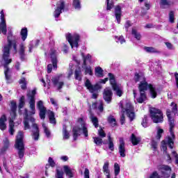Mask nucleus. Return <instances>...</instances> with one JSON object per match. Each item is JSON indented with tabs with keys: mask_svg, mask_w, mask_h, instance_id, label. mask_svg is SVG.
<instances>
[{
	"mask_svg": "<svg viewBox=\"0 0 178 178\" xmlns=\"http://www.w3.org/2000/svg\"><path fill=\"white\" fill-rule=\"evenodd\" d=\"M158 170H160V172H161L163 177L165 178L170 177L172 168L169 165H158Z\"/></svg>",
	"mask_w": 178,
	"mask_h": 178,
	"instance_id": "f8f14e48",
	"label": "nucleus"
},
{
	"mask_svg": "<svg viewBox=\"0 0 178 178\" xmlns=\"http://www.w3.org/2000/svg\"><path fill=\"white\" fill-rule=\"evenodd\" d=\"M30 122L32 123V138L35 141H38L40 138V129H38V125L35 124V118L29 116L27 114V110H26V116L24 118V130H30Z\"/></svg>",
	"mask_w": 178,
	"mask_h": 178,
	"instance_id": "20e7f679",
	"label": "nucleus"
},
{
	"mask_svg": "<svg viewBox=\"0 0 178 178\" xmlns=\"http://www.w3.org/2000/svg\"><path fill=\"white\" fill-rule=\"evenodd\" d=\"M115 18L118 24L120 23V17H122V8L120 6H117L115 8Z\"/></svg>",
	"mask_w": 178,
	"mask_h": 178,
	"instance_id": "5701e85b",
	"label": "nucleus"
},
{
	"mask_svg": "<svg viewBox=\"0 0 178 178\" xmlns=\"http://www.w3.org/2000/svg\"><path fill=\"white\" fill-rule=\"evenodd\" d=\"M132 35L138 40H141V34H140L136 29H132Z\"/></svg>",
	"mask_w": 178,
	"mask_h": 178,
	"instance_id": "a19ab883",
	"label": "nucleus"
},
{
	"mask_svg": "<svg viewBox=\"0 0 178 178\" xmlns=\"http://www.w3.org/2000/svg\"><path fill=\"white\" fill-rule=\"evenodd\" d=\"M107 10H111L113 8V2H109V0H106Z\"/></svg>",
	"mask_w": 178,
	"mask_h": 178,
	"instance_id": "13d9d810",
	"label": "nucleus"
},
{
	"mask_svg": "<svg viewBox=\"0 0 178 178\" xmlns=\"http://www.w3.org/2000/svg\"><path fill=\"white\" fill-rule=\"evenodd\" d=\"M1 20L0 22V34L2 33L4 35H6L7 29H6V22L5 21V14L3 10L1 11Z\"/></svg>",
	"mask_w": 178,
	"mask_h": 178,
	"instance_id": "2eb2a0df",
	"label": "nucleus"
},
{
	"mask_svg": "<svg viewBox=\"0 0 178 178\" xmlns=\"http://www.w3.org/2000/svg\"><path fill=\"white\" fill-rule=\"evenodd\" d=\"M94 143L96 145H102V138L99 137H95L93 138Z\"/></svg>",
	"mask_w": 178,
	"mask_h": 178,
	"instance_id": "de8ad7c7",
	"label": "nucleus"
},
{
	"mask_svg": "<svg viewBox=\"0 0 178 178\" xmlns=\"http://www.w3.org/2000/svg\"><path fill=\"white\" fill-rule=\"evenodd\" d=\"M98 135L99 136V137H101L102 138H104V137L106 136V134H105V132L104 131L103 129H100L98 131Z\"/></svg>",
	"mask_w": 178,
	"mask_h": 178,
	"instance_id": "6e6d98bb",
	"label": "nucleus"
},
{
	"mask_svg": "<svg viewBox=\"0 0 178 178\" xmlns=\"http://www.w3.org/2000/svg\"><path fill=\"white\" fill-rule=\"evenodd\" d=\"M108 123H110L111 126H112V127H115V126H116V119H115V118H113V116L110 115L108 118Z\"/></svg>",
	"mask_w": 178,
	"mask_h": 178,
	"instance_id": "ea45409f",
	"label": "nucleus"
},
{
	"mask_svg": "<svg viewBox=\"0 0 178 178\" xmlns=\"http://www.w3.org/2000/svg\"><path fill=\"white\" fill-rule=\"evenodd\" d=\"M24 138V133L23 131H18L16 139H15V148L17 151V156L19 159H22L24 156L25 148H24V142L23 141Z\"/></svg>",
	"mask_w": 178,
	"mask_h": 178,
	"instance_id": "423d86ee",
	"label": "nucleus"
},
{
	"mask_svg": "<svg viewBox=\"0 0 178 178\" xmlns=\"http://www.w3.org/2000/svg\"><path fill=\"white\" fill-rule=\"evenodd\" d=\"M24 106V96H22L19 99V108L22 109Z\"/></svg>",
	"mask_w": 178,
	"mask_h": 178,
	"instance_id": "5fc2aeb1",
	"label": "nucleus"
},
{
	"mask_svg": "<svg viewBox=\"0 0 178 178\" xmlns=\"http://www.w3.org/2000/svg\"><path fill=\"white\" fill-rule=\"evenodd\" d=\"M118 151L121 158H124L126 156V147L124 146V141L123 138H120V145L118 147Z\"/></svg>",
	"mask_w": 178,
	"mask_h": 178,
	"instance_id": "a211bd4d",
	"label": "nucleus"
},
{
	"mask_svg": "<svg viewBox=\"0 0 178 178\" xmlns=\"http://www.w3.org/2000/svg\"><path fill=\"white\" fill-rule=\"evenodd\" d=\"M85 87L91 92L92 99H97V98H98V90L102 88V86L99 83L92 85L91 81L89 79H86L85 81Z\"/></svg>",
	"mask_w": 178,
	"mask_h": 178,
	"instance_id": "0eeeda50",
	"label": "nucleus"
},
{
	"mask_svg": "<svg viewBox=\"0 0 178 178\" xmlns=\"http://www.w3.org/2000/svg\"><path fill=\"white\" fill-rule=\"evenodd\" d=\"M42 127L44 129L46 137H47V138H49V137H51V131H49V129H48V127H47V125H45L44 123L42 124Z\"/></svg>",
	"mask_w": 178,
	"mask_h": 178,
	"instance_id": "c03bdc74",
	"label": "nucleus"
},
{
	"mask_svg": "<svg viewBox=\"0 0 178 178\" xmlns=\"http://www.w3.org/2000/svg\"><path fill=\"white\" fill-rule=\"evenodd\" d=\"M48 162H49V166H51V168H55V166H56V163H55V161H54L53 158L49 157Z\"/></svg>",
	"mask_w": 178,
	"mask_h": 178,
	"instance_id": "3c124183",
	"label": "nucleus"
},
{
	"mask_svg": "<svg viewBox=\"0 0 178 178\" xmlns=\"http://www.w3.org/2000/svg\"><path fill=\"white\" fill-rule=\"evenodd\" d=\"M50 58L51 59V63H53V67L54 69H57L58 68V60L56 59V50H55V49H51Z\"/></svg>",
	"mask_w": 178,
	"mask_h": 178,
	"instance_id": "6ab92c4d",
	"label": "nucleus"
},
{
	"mask_svg": "<svg viewBox=\"0 0 178 178\" xmlns=\"http://www.w3.org/2000/svg\"><path fill=\"white\" fill-rule=\"evenodd\" d=\"M147 115H145L142 122L143 127H148V122H147Z\"/></svg>",
	"mask_w": 178,
	"mask_h": 178,
	"instance_id": "8fccbe9b",
	"label": "nucleus"
},
{
	"mask_svg": "<svg viewBox=\"0 0 178 178\" xmlns=\"http://www.w3.org/2000/svg\"><path fill=\"white\" fill-rule=\"evenodd\" d=\"M114 173L115 177L120 173V166L118 163H115L114 164Z\"/></svg>",
	"mask_w": 178,
	"mask_h": 178,
	"instance_id": "37998d69",
	"label": "nucleus"
},
{
	"mask_svg": "<svg viewBox=\"0 0 178 178\" xmlns=\"http://www.w3.org/2000/svg\"><path fill=\"white\" fill-rule=\"evenodd\" d=\"M74 140H77V137L81 135L83 133L85 137H88V129L86 127L85 124H83L81 127H74L72 129Z\"/></svg>",
	"mask_w": 178,
	"mask_h": 178,
	"instance_id": "1a4fd4ad",
	"label": "nucleus"
},
{
	"mask_svg": "<svg viewBox=\"0 0 178 178\" xmlns=\"http://www.w3.org/2000/svg\"><path fill=\"white\" fill-rule=\"evenodd\" d=\"M84 177L85 178H90V170H88V168L85 169Z\"/></svg>",
	"mask_w": 178,
	"mask_h": 178,
	"instance_id": "0e129e2a",
	"label": "nucleus"
},
{
	"mask_svg": "<svg viewBox=\"0 0 178 178\" xmlns=\"http://www.w3.org/2000/svg\"><path fill=\"white\" fill-rule=\"evenodd\" d=\"M51 72H52V65L49 64L47 65V73H51Z\"/></svg>",
	"mask_w": 178,
	"mask_h": 178,
	"instance_id": "774afa93",
	"label": "nucleus"
},
{
	"mask_svg": "<svg viewBox=\"0 0 178 178\" xmlns=\"http://www.w3.org/2000/svg\"><path fill=\"white\" fill-rule=\"evenodd\" d=\"M108 148L111 151H113L115 149L113 140H112V138H111L110 135H108Z\"/></svg>",
	"mask_w": 178,
	"mask_h": 178,
	"instance_id": "a18cd8bd",
	"label": "nucleus"
},
{
	"mask_svg": "<svg viewBox=\"0 0 178 178\" xmlns=\"http://www.w3.org/2000/svg\"><path fill=\"white\" fill-rule=\"evenodd\" d=\"M90 120L92 123L93 124V125L95 126V127H98L99 124H98V118L95 116H94V115L90 114Z\"/></svg>",
	"mask_w": 178,
	"mask_h": 178,
	"instance_id": "c9c22d12",
	"label": "nucleus"
},
{
	"mask_svg": "<svg viewBox=\"0 0 178 178\" xmlns=\"http://www.w3.org/2000/svg\"><path fill=\"white\" fill-rule=\"evenodd\" d=\"M60 77H62V74H60L57 76H54L51 79V81H52L54 86H57L58 90H60V88H62V87H63V86L65 84L63 83V81H59V79H60Z\"/></svg>",
	"mask_w": 178,
	"mask_h": 178,
	"instance_id": "aec40b11",
	"label": "nucleus"
},
{
	"mask_svg": "<svg viewBox=\"0 0 178 178\" xmlns=\"http://www.w3.org/2000/svg\"><path fill=\"white\" fill-rule=\"evenodd\" d=\"M165 46L167 47L168 49H175V47H173V44L169 42H165Z\"/></svg>",
	"mask_w": 178,
	"mask_h": 178,
	"instance_id": "680f3d73",
	"label": "nucleus"
},
{
	"mask_svg": "<svg viewBox=\"0 0 178 178\" xmlns=\"http://www.w3.org/2000/svg\"><path fill=\"white\" fill-rule=\"evenodd\" d=\"M151 147L153 148V149H156V148H158V143H156L155 140H152Z\"/></svg>",
	"mask_w": 178,
	"mask_h": 178,
	"instance_id": "e2e57ef3",
	"label": "nucleus"
},
{
	"mask_svg": "<svg viewBox=\"0 0 178 178\" xmlns=\"http://www.w3.org/2000/svg\"><path fill=\"white\" fill-rule=\"evenodd\" d=\"M72 67H73V64H70V70L68 72V76H67L68 79H70V77L73 76V70H72Z\"/></svg>",
	"mask_w": 178,
	"mask_h": 178,
	"instance_id": "bf43d9fd",
	"label": "nucleus"
},
{
	"mask_svg": "<svg viewBox=\"0 0 178 178\" xmlns=\"http://www.w3.org/2000/svg\"><path fill=\"white\" fill-rule=\"evenodd\" d=\"M98 109L99 112L104 111V104H102V102H100L98 106Z\"/></svg>",
	"mask_w": 178,
	"mask_h": 178,
	"instance_id": "69168bd1",
	"label": "nucleus"
},
{
	"mask_svg": "<svg viewBox=\"0 0 178 178\" xmlns=\"http://www.w3.org/2000/svg\"><path fill=\"white\" fill-rule=\"evenodd\" d=\"M108 77L110 83L113 88V87H118V85L116 84V81H115V76L112 74V73H108Z\"/></svg>",
	"mask_w": 178,
	"mask_h": 178,
	"instance_id": "473e14b6",
	"label": "nucleus"
},
{
	"mask_svg": "<svg viewBox=\"0 0 178 178\" xmlns=\"http://www.w3.org/2000/svg\"><path fill=\"white\" fill-rule=\"evenodd\" d=\"M172 109H167V116L170 123V134L171 136H168V138L161 142V148L164 152L166 154L167 161L170 163L172 162V158L170 155L166 152L168 149V145L171 149H173V145L175 144V134L173 133V128L175 127V120L173 119V115L177 113V105L175 103L171 104Z\"/></svg>",
	"mask_w": 178,
	"mask_h": 178,
	"instance_id": "f257e3e1",
	"label": "nucleus"
},
{
	"mask_svg": "<svg viewBox=\"0 0 178 178\" xmlns=\"http://www.w3.org/2000/svg\"><path fill=\"white\" fill-rule=\"evenodd\" d=\"M20 35L22 36V40L26 41L27 38V28H24L21 30Z\"/></svg>",
	"mask_w": 178,
	"mask_h": 178,
	"instance_id": "4c0bfd02",
	"label": "nucleus"
},
{
	"mask_svg": "<svg viewBox=\"0 0 178 178\" xmlns=\"http://www.w3.org/2000/svg\"><path fill=\"white\" fill-rule=\"evenodd\" d=\"M113 91H115L116 95L118 97H122L123 95V88L118 86H113Z\"/></svg>",
	"mask_w": 178,
	"mask_h": 178,
	"instance_id": "c756f323",
	"label": "nucleus"
},
{
	"mask_svg": "<svg viewBox=\"0 0 178 178\" xmlns=\"http://www.w3.org/2000/svg\"><path fill=\"white\" fill-rule=\"evenodd\" d=\"M131 141L133 145H138V144H140V142L141 141V137L136 136L134 134H132L131 136Z\"/></svg>",
	"mask_w": 178,
	"mask_h": 178,
	"instance_id": "b1692460",
	"label": "nucleus"
},
{
	"mask_svg": "<svg viewBox=\"0 0 178 178\" xmlns=\"http://www.w3.org/2000/svg\"><path fill=\"white\" fill-rule=\"evenodd\" d=\"M119 106L122 109V115L120 117V123L121 124H124L125 117L124 113H127L128 118H129L130 122H133L136 118V114L134 113L133 106H131V103L122 100L119 103Z\"/></svg>",
	"mask_w": 178,
	"mask_h": 178,
	"instance_id": "39448f33",
	"label": "nucleus"
},
{
	"mask_svg": "<svg viewBox=\"0 0 178 178\" xmlns=\"http://www.w3.org/2000/svg\"><path fill=\"white\" fill-rule=\"evenodd\" d=\"M65 9V2L60 1L59 3L57 4V8L54 11V17L58 19L59 16H60V13H62V10Z\"/></svg>",
	"mask_w": 178,
	"mask_h": 178,
	"instance_id": "f3484780",
	"label": "nucleus"
},
{
	"mask_svg": "<svg viewBox=\"0 0 178 178\" xmlns=\"http://www.w3.org/2000/svg\"><path fill=\"white\" fill-rule=\"evenodd\" d=\"M73 7L76 10H80L81 9V5L80 4V0H74L72 3Z\"/></svg>",
	"mask_w": 178,
	"mask_h": 178,
	"instance_id": "58836bf2",
	"label": "nucleus"
},
{
	"mask_svg": "<svg viewBox=\"0 0 178 178\" xmlns=\"http://www.w3.org/2000/svg\"><path fill=\"white\" fill-rule=\"evenodd\" d=\"M19 84H22L21 86L22 90H26V88H27V86H26V84H27V82L26 81V78H22L19 80Z\"/></svg>",
	"mask_w": 178,
	"mask_h": 178,
	"instance_id": "49530a36",
	"label": "nucleus"
},
{
	"mask_svg": "<svg viewBox=\"0 0 178 178\" xmlns=\"http://www.w3.org/2000/svg\"><path fill=\"white\" fill-rule=\"evenodd\" d=\"M10 116H11V118L9 120L8 131H9L10 136H13L15 134V122H13V120H15V118H16V111H15V115H13L11 111Z\"/></svg>",
	"mask_w": 178,
	"mask_h": 178,
	"instance_id": "dca6fc26",
	"label": "nucleus"
},
{
	"mask_svg": "<svg viewBox=\"0 0 178 178\" xmlns=\"http://www.w3.org/2000/svg\"><path fill=\"white\" fill-rule=\"evenodd\" d=\"M172 5V2L169 0H161L160 1V7L161 9H166Z\"/></svg>",
	"mask_w": 178,
	"mask_h": 178,
	"instance_id": "bb28decb",
	"label": "nucleus"
},
{
	"mask_svg": "<svg viewBox=\"0 0 178 178\" xmlns=\"http://www.w3.org/2000/svg\"><path fill=\"white\" fill-rule=\"evenodd\" d=\"M106 81H108V78H106L104 79H100L99 81V83H97V84H99L101 86V84H105V83H106Z\"/></svg>",
	"mask_w": 178,
	"mask_h": 178,
	"instance_id": "338daca9",
	"label": "nucleus"
},
{
	"mask_svg": "<svg viewBox=\"0 0 178 178\" xmlns=\"http://www.w3.org/2000/svg\"><path fill=\"white\" fill-rule=\"evenodd\" d=\"M156 140H161V138L162 137V134H163V129H161L159 127H156Z\"/></svg>",
	"mask_w": 178,
	"mask_h": 178,
	"instance_id": "e433bc0d",
	"label": "nucleus"
},
{
	"mask_svg": "<svg viewBox=\"0 0 178 178\" xmlns=\"http://www.w3.org/2000/svg\"><path fill=\"white\" fill-rule=\"evenodd\" d=\"M26 49V47H24V44H21L19 45V54L20 56V59L21 60H24V51Z\"/></svg>",
	"mask_w": 178,
	"mask_h": 178,
	"instance_id": "7c9ffc66",
	"label": "nucleus"
},
{
	"mask_svg": "<svg viewBox=\"0 0 178 178\" xmlns=\"http://www.w3.org/2000/svg\"><path fill=\"white\" fill-rule=\"evenodd\" d=\"M115 40L118 44H124L126 42V40L123 36H115Z\"/></svg>",
	"mask_w": 178,
	"mask_h": 178,
	"instance_id": "79ce46f5",
	"label": "nucleus"
},
{
	"mask_svg": "<svg viewBox=\"0 0 178 178\" xmlns=\"http://www.w3.org/2000/svg\"><path fill=\"white\" fill-rule=\"evenodd\" d=\"M113 95V92H112V89H111L110 88H106L104 90L103 98L104 101L107 102V104H111V102H112Z\"/></svg>",
	"mask_w": 178,
	"mask_h": 178,
	"instance_id": "ddd939ff",
	"label": "nucleus"
},
{
	"mask_svg": "<svg viewBox=\"0 0 178 178\" xmlns=\"http://www.w3.org/2000/svg\"><path fill=\"white\" fill-rule=\"evenodd\" d=\"M74 78L75 80H78V81H81L83 78V74H81V69L78 67L74 72Z\"/></svg>",
	"mask_w": 178,
	"mask_h": 178,
	"instance_id": "a878e982",
	"label": "nucleus"
},
{
	"mask_svg": "<svg viewBox=\"0 0 178 178\" xmlns=\"http://www.w3.org/2000/svg\"><path fill=\"white\" fill-rule=\"evenodd\" d=\"M9 147H10V142L9 141V138H4L2 140V147L1 148V154H4V152H6Z\"/></svg>",
	"mask_w": 178,
	"mask_h": 178,
	"instance_id": "412c9836",
	"label": "nucleus"
},
{
	"mask_svg": "<svg viewBox=\"0 0 178 178\" xmlns=\"http://www.w3.org/2000/svg\"><path fill=\"white\" fill-rule=\"evenodd\" d=\"M86 74H90V76H92V70H91V67H87L85 70Z\"/></svg>",
	"mask_w": 178,
	"mask_h": 178,
	"instance_id": "052dcab7",
	"label": "nucleus"
},
{
	"mask_svg": "<svg viewBox=\"0 0 178 178\" xmlns=\"http://www.w3.org/2000/svg\"><path fill=\"white\" fill-rule=\"evenodd\" d=\"M83 59V65H87V62H90L91 63V55L88 54L87 56H84V53L81 54Z\"/></svg>",
	"mask_w": 178,
	"mask_h": 178,
	"instance_id": "2f4dec72",
	"label": "nucleus"
},
{
	"mask_svg": "<svg viewBox=\"0 0 178 178\" xmlns=\"http://www.w3.org/2000/svg\"><path fill=\"white\" fill-rule=\"evenodd\" d=\"M10 48H13L14 54H17V44L16 40H8V45L4 46L3 48L2 59L0 61V66H3L4 67V74L6 80L10 79L9 68L8 67L9 63H12V59L9 58Z\"/></svg>",
	"mask_w": 178,
	"mask_h": 178,
	"instance_id": "7ed1b4c3",
	"label": "nucleus"
},
{
	"mask_svg": "<svg viewBox=\"0 0 178 178\" xmlns=\"http://www.w3.org/2000/svg\"><path fill=\"white\" fill-rule=\"evenodd\" d=\"M63 169L66 176H67L68 177L72 178L73 177V176H74L73 174V170L71 169L69 165H64Z\"/></svg>",
	"mask_w": 178,
	"mask_h": 178,
	"instance_id": "393cba45",
	"label": "nucleus"
},
{
	"mask_svg": "<svg viewBox=\"0 0 178 178\" xmlns=\"http://www.w3.org/2000/svg\"><path fill=\"white\" fill-rule=\"evenodd\" d=\"M37 108L39 110V116L40 119H45V113H47V108L44 106V102L41 100L37 102Z\"/></svg>",
	"mask_w": 178,
	"mask_h": 178,
	"instance_id": "4468645a",
	"label": "nucleus"
},
{
	"mask_svg": "<svg viewBox=\"0 0 178 178\" xmlns=\"http://www.w3.org/2000/svg\"><path fill=\"white\" fill-rule=\"evenodd\" d=\"M56 178H63V171L56 170Z\"/></svg>",
	"mask_w": 178,
	"mask_h": 178,
	"instance_id": "603ef678",
	"label": "nucleus"
},
{
	"mask_svg": "<svg viewBox=\"0 0 178 178\" xmlns=\"http://www.w3.org/2000/svg\"><path fill=\"white\" fill-rule=\"evenodd\" d=\"M95 73L97 77H102L104 76V70L101 67H97L95 70Z\"/></svg>",
	"mask_w": 178,
	"mask_h": 178,
	"instance_id": "f704fd0d",
	"label": "nucleus"
},
{
	"mask_svg": "<svg viewBox=\"0 0 178 178\" xmlns=\"http://www.w3.org/2000/svg\"><path fill=\"white\" fill-rule=\"evenodd\" d=\"M47 113L49 114V120L51 124H56V120L55 119V114L54 112L48 110Z\"/></svg>",
	"mask_w": 178,
	"mask_h": 178,
	"instance_id": "c85d7f7f",
	"label": "nucleus"
},
{
	"mask_svg": "<svg viewBox=\"0 0 178 178\" xmlns=\"http://www.w3.org/2000/svg\"><path fill=\"white\" fill-rule=\"evenodd\" d=\"M103 172L106 175V177L111 176V171H109V162L106 161L103 165Z\"/></svg>",
	"mask_w": 178,
	"mask_h": 178,
	"instance_id": "cd10ccee",
	"label": "nucleus"
},
{
	"mask_svg": "<svg viewBox=\"0 0 178 178\" xmlns=\"http://www.w3.org/2000/svg\"><path fill=\"white\" fill-rule=\"evenodd\" d=\"M63 140H69L70 137V134L67 132V130H66V125H63Z\"/></svg>",
	"mask_w": 178,
	"mask_h": 178,
	"instance_id": "72a5a7b5",
	"label": "nucleus"
},
{
	"mask_svg": "<svg viewBox=\"0 0 178 178\" xmlns=\"http://www.w3.org/2000/svg\"><path fill=\"white\" fill-rule=\"evenodd\" d=\"M134 80L136 83H140L138 86L140 96L136 99V101L138 102V104H143L144 101L147 100V95H145V91H147V90H150V95L152 98H156V96L158 95L156 89L152 86V85L148 84V83H147L144 76L136 74Z\"/></svg>",
	"mask_w": 178,
	"mask_h": 178,
	"instance_id": "f03ea898",
	"label": "nucleus"
},
{
	"mask_svg": "<svg viewBox=\"0 0 178 178\" xmlns=\"http://www.w3.org/2000/svg\"><path fill=\"white\" fill-rule=\"evenodd\" d=\"M145 51H146V52H149V53H154V52H156V50L155 48L154 47H145Z\"/></svg>",
	"mask_w": 178,
	"mask_h": 178,
	"instance_id": "864d4df0",
	"label": "nucleus"
},
{
	"mask_svg": "<svg viewBox=\"0 0 178 178\" xmlns=\"http://www.w3.org/2000/svg\"><path fill=\"white\" fill-rule=\"evenodd\" d=\"M65 38L72 48H79V41L80 40V35L79 34L74 33L71 35L70 33H67Z\"/></svg>",
	"mask_w": 178,
	"mask_h": 178,
	"instance_id": "9d476101",
	"label": "nucleus"
},
{
	"mask_svg": "<svg viewBox=\"0 0 178 178\" xmlns=\"http://www.w3.org/2000/svg\"><path fill=\"white\" fill-rule=\"evenodd\" d=\"M11 111L12 113L15 115V111H16V102H11Z\"/></svg>",
	"mask_w": 178,
	"mask_h": 178,
	"instance_id": "4d7b16f0",
	"label": "nucleus"
},
{
	"mask_svg": "<svg viewBox=\"0 0 178 178\" xmlns=\"http://www.w3.org/2000/svg\"><path fill=\"white\" fill-rule=\"evenodd\" d=\"M35 90H33L27 94L28 99L29 100L31 115H35Z\"/></svg>",
	"mask_w": 178,
	"mask_h": 178,
	"instance_id": "9b49d317",
	"label": "nucleus"
},
{
	"mask_svg": "<svg viewBox=\"0 0 178 178\" xmlns=\"http://www.w3.org/2000/svg\"><path fill=\"white\" fill-rule=\"evenodd\" d=\"M150 118L154 123H162L163 122V113L156 108H150Z\"/></svg>",
	"mask_w": 178,
	"mask_h": 178,
	"instance_id": "6e6552de",
	"label": "nucleus"
},
{
	"mask_svg": "<svg viewBox=\"0 0 178 178\" xmlns=\"http://www.w3.org/2000/svg\"><path fill=\"white\" fill-rule=\"evenodd\" d=\"M169 22L170 23H175V12L170 11L169 13Z\"/></svg>",
	"mask_w": 178,
	"mask_h": 178,
	"instance_id": "09e8293b",
	"label": "nucleus"
},
{
	"mask_svg": "<svg viewBox=\"0 0 178 178\" xmlns=\"http://www.w3.org/2000/svg\"><path fill=\"white\" fill-rule=\"evenodd\" d=\"M8 121V118H6V115L5 114L2 115L0 117V130L3 131L4 130H6L7 126H6V122Z\"/></svg>",
	"mask_w": 178,
	"mask_h": 178,
	"instance_id": "4be33fe9",
	"label": "nucleus"
}]
</instances>
